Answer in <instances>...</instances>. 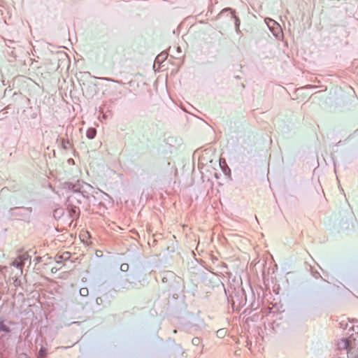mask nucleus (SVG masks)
<instances>
[{"label": "nucleus", "instance_id": "nucleus-1", "mask_svg": "<svg viewBox=\"0 0 358 358\" xmlns=\"http://www.w3.org/2000/svg\"><path fill=\"white\" fill-rule=\"evenodd\" d=\"M64 188L71 190L73 192H80L84 197H89L93 190L92 185L79 180L74 183L65 182Z\"/></svg>", "mask_w": 358, "mask_h": 358}, {"label": "nucleus", "instance_id": "nucleus-2", "mask_svg": "<svg viewBox=\"0 0 358 358\" xmlns=\"http://www.w3.org/2000/svg\"><path fill=\"white\" fill-rule=\"evenodd\" d=\"M338 346L339 349H345L348 350V353L352 355L354 353L352 348L350 346V341L348 339H342L338 343Z\"/></svg>", "mask_w": 358, "mask_h": 358}, {"label": "nucleus", "instance_id": "nucleus-3", "mask_svg": "<svg viewBox=\"0 0 358 358\" xmlns=\"http://www.w3.org/2000/svg\"><path fill=\"white\" fill-rule=\"evenodd\" d=\"M23 264H24V263H23L22 257H20L18 259H15L13 262V266L16 268H20L21 271L22 269Z\"/></svg>", "mask_w": 358, "mask_h": 358}, {"label": "nucleus", "instance_id": "nucleus-4", "mask_svg": "<svg viewBox=\"0 0 358 358\" xmlns=\"http://www.w3.org/2000/svg\"><path fill=\"white\" fill-rule=\"evenodd\" d=\"M96 134V131L94 128H89L87 130L86 136L89 139H93L95 137Z\"/></svg>", "mask_w": 358, "mask_h": 358}, {"label": "nucleus", "instance_id": "nucleus-5", "mask_svg": "<svg viewBox=\"0 0 358 358\" xmlns=\"http://www.w3.org/2000/svg\"><path fill=\"white\" fill-rule=\"evenodd\" d=\"M79 214V208L77 207L71 208L69 210V215L72 218H76L78 216Z\"/></svg>", "mask_w": 358, "mask_h": 358}, {"label": "nucleus", "instance_id": "nucleus-6", "mask_svg": "<svg viewBox=\"0 0 358 358\" xmlns=\"http://www.w3.org/2000/svg\"><path fill=\"white\" fill-rule=\"evenodd\" d=\"M47 355V349L45 348H41L38 354V358H45Z\"/></svg>", "mask_w": 358, "mask_h": 358}, {"label": "nucleus", "instance_id": "nucleus-7", "mask_svg": "<svg viewBox=\"0 0 358 358\" xmlns=\"http://www.w3.org/2000/svg\"><path fill=\"white\" fill-rule=\"evenodd\" d=\"M0 331H3V332H9L10 331L8 327H7L4 324L3 321H0Z\"/></svg>", "mask_w": 358, "mask_h": 358}, {"label": "nucleus", "instance_id": "nucleus-8", "mask_svg": "<svg viewBox=\"0 0 358 358\" xmlns=\"http://www.w3.org/2000/svg\"><path fill=\"white\" fill-rule=\"evenodd\" d=\"M80 294L82 296H87L89 294L88 289L87 287H82L80 289Z\"/></svg>", "mask_w": 358, "mask_h": 358}, {"label": "nucleus", "instance_id": "nucleus-9", "mask_svg": "<svg viewBox=\"0 0 358 358\" xmlns=\"http://www.w3.org/2000/svg\"><path fill=\"white\" fill-rule=\"evenodd\" d=\"M69 145V142L67 141L66 142H65L64 140L62 141V146L64 149H68L69 147L68 145Z\"/></svg>", "mask_w": 358, "mask_h": 358}, {"label": "nucleus", "instance_id": "nucleus-10", "mask_svg": "<svg viewBox=\"0 0 358 358\" xmlns=\"http://www.w3.org/2000/svg\"><path fill=\"white\" fill-rule=\"evenodd\" d=\"M125 268H128V264H122L121 265V269L124 270Z\"/></svg>", "mask_w": 358, "mask_h": 358}, {"label": "nucleus", "instance_id": "nucleus-11", "mask_svg": "<svg viewBox=\"0 0 358 358\" xmlns=\"http://www.w3.org/2000/svg\"><path fill=\"white\" fill-rule=\"evenodd\" d=\"M222 332H223V330H222V329H221V330L217 331V334L219 336H220V335H222Z\"/></svg>", "mask_w": 358, "mask_h": 358}, {"label": "nucleus", "instance_id": "nucleus-12", "mask_svg": "<svg viewBox=\"0 0 358 358\" xmlns=\"http://www.w3.org/2000/svg\"><path fill=\"white\" fill-rule=\"evenodd\" d=\"M20 358H29V357L27 355H23L21 356Z\"/></svg>", "mask_w": 358, "mask_h": 358}, {"label": "nucleus", "instance_id": "nucleus-13", "mask_svg": "<svg viewBox=\"0 0 358 358\" xmlns=\"http://www.w3.org/2000/svg\"><path fill=\"white\" fill-rule=\"evenodd\" d=\"M292 99H294L295 98L292 96V94H289Z\"/></svg>", "mask_w": 358, "mask_h": 358}, {"label": "nucleus", "instance_id": "nucleus-14", "mask_svg": "<svg viewBox=\"0 0 358 358\" xmlns=\"http://www.w3.org/2000/svg\"><path fill=\"white\" fill-rule=\"evenodd\" d=\"M193 343H196V341H194V339L192 340Z\"/></svg>", "mask_w": 358, "mask_h": 358}, {"label": "nucleus", "instance_id": "nucleus-15", "mask_svg": "<svg viewBox=\"0 0 358 358\" xmlns=\"http://www.w3.org/2000/svg\"><path fill=\"white\" fill-rule=\"evenodd\" d=\"M193 343H196V341H194V339L192 340Z\"/></svg>", "mask_w": 358, "mask_h": 358}, {"label": "nucleus", "instance_id": "nucleus-16", "mask_svg": "<svg viewBox=\"0 0 358 358\" xmlns=\"http://www.w3.org/2000/svg\"><path fill=\"white\" fill-rule=\"evenodd\" d=\"M357 358H358V355H357Z\"/></svg>", "mask_w": 358, "mask_h": 358}]
</instances>
